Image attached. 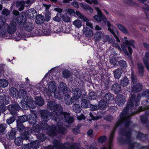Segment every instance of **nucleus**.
<instances>
[{"label":"nucleus","mask_w":149,"mask_h":149,"mask_svg":"<svg viewBox=\"0 0 149 149\" xmlns=\"http://www.w3.org/2000/svg\"><path fill=\"white\" fill-rule=\"evenodd\" d=\"M140 94L136 95L134 94H132L130 100L128 102L126 107L120 113L117 119L118 120L115 123V125L110 134L109 138V146L107 148H104L102 149H111L112 146V142L113 139L114 134L117 128L119 126L124 123V129L122 128L120 130V133L121 136L118 139L119 143L121 144H128V149H134L138 147L139 144L135 142H132L131 139L132 128L136 125L133 124L129 127V126L132 123L131 121V118L130 116L128 115V110L133 109L135 105L137 107L139 104L140 100L141 99Z\"/></svg>","instance_id":"obj_1"},{"label":"nucleus","mask_w":149,"mask_h":149,"mask_svg":"<svg viewBox=\"0 0 149 149\" xmlns=\"http://www.w3.org/2000/svg\"><path fill=\"white\" fill-rule=\"evenodd\" d=\"M70 113L65 112H54L53 114V119L55 121H62L70 124L74 121L72 117H70Z\"/></svg>","instance_id":"obj_2"},{"label":"nucleus","mask_w":149,"mask_h":149,"mask_svg":"<svg viewBox=\"0 0 149 149\" xmlns=\"http://www.w3.org/2000/svg\"><path fill=\"white\" fill-rule=\"evenodd\" d=\"M123 43L127 47H125L124 46H122L121 47L123 51L127 56L132 54V48L129 45L131 46L134 48H135V46L134 45L135 42L134 40H130L129 41L127 40H123Z\"/></svg>","instance_id":"obj_3"},{"label":"nucleus","mask_w":149,"mask_h":149,"mask_svg":"<svg viewBox=\"0 0 149 149\" xmlns=\"http://www.w3.org/2000/svg\"><path fill=\"white\" fill-rule=\"evenodd\" d=\"M47 108L48 109L53 111L52 113V116H52L54 112H61L63 110L61 106L59 104H56L54 101H50L48 102L47 104Z\"/></svg>","instance_id":"obj_4"},{"label":"nucleus","mask_w":149,"mask_h":149,"mask_svg":"<svg viewBox=\"0 0 149 149\" xmlns=\"http://www.w3.org/2000/svg\"><path fill=\"white\" fill-rule=\"evenodd\" d=\"M10 113L13 116H15L17 114V111H19L21 109L20 106L15 100L12 101V104L8 105L7 107Z\"/></svg>","instance_id":"obj_5"},{"label":"nucleus","mask_w":149,"mask_h":149,"mask_svg":"<svg viewBox=\"0 0 149 149\" xmlns=\"http://www.w3.org/2000/svg\"><path fill=\"white\" fill-rule=\"evenodd\" d=\"M95 8L97 12L98 15H95L93 17L94 19L99 22H100L102 20L104 23L106 24L107 21L106 17L102 14L98 8L96 7Z\"/></svg>","instance_id":"obj_6"},{"label":"nucleus","mask_w":149,"mask_h":149,"mask_svg":"<svg viewBox=\"0 0 149 149\" xmlns=\"http://www.w3.org/2000/svg\"><path fill=\"white\" fill-rule=\"evenodd\" d=\"M56 89V86L55 82L51 81L48 84V90L45 91L44 94L45 96H50L51 95V93L54 92Z\"/></svg>","instance_id":"obj_7"},{"label":"nucleus","mask_w":149,"mask_h":149,"mask_svg":"<svg viewBox=\"0 0 149 149\" xmlns=\"http://www.w3.org/2000/svg\"><path fill=\"white\" fill-rule=\"evenodd\" d=\"M26 13L22 12L16 18V20L17 23L20 26H22L26 22Z\"/></svg>","instance_id":"obj_8"},{"label":"nucleus","mask_w":149,"mask_h":149,"mask_svg":"<svg viewBox=\"0 0 149 149\" xmlns=\"http://www.w3.org/2000/svg\"><path fill=\"white\" fill-rule=\"evenodd\" d=\"M143 86L142 84L137 83L133 84L131 91L134 93H138L142 91Z\"/></svg>","instance_id":"obj_9"},{"label":"nucleus","mask_w":149,"mask_h":149,"mask_svg":"<svg viewBox=\"0 0 149 149\" xmlns=\"http://www.w3.org/2000/svg\"><path fill=\"white\" fill-rule=\"evenodd\" d=\"M47 130V134L49 136L53 137L57 135V131L56 126L55 125L50 126Z\"/></svg>","instance_id":"obj_10"},{"label":"nucleus","mask_w":149,"mask_h":149,"mask_svg":"<svg viewBox=\"0 0 149 149\" xmlns=\"http://www.w3.org/2000/svg\"><path fill=\"white\" fill-rule=\"evenodd\" d=\"M43 121H47L49 120V117L52 116V114L47 110H42L40 112Z\"/></svg>","instance_id":"obj_11"},{"label":"nucleus","mask_w":149,"mask_h":149,"mask_svg":"<svg viewBox=\"0 0 149 149\" xmlns=\"http://www.w3.org/2000/svg\"><path fill=\"white\" fill-rule=\"evenodd\" d=\"M57 123L56 127L58 129V132L61 134H64L66 130V129L63 125V122L56 121Z\"/></svg>","instance_id":"obj_12"},{"label":"nucleus","mask_w":149,"mask_h":149,"mask_svg":"<svg viewBox=\"0 0 149 149\" xmlns=\"http://www.w3.org/2000/svg\"><path fill=\"white\" fill-rule=\"evenodd\" d=\"M16 22H11L7 28V31L8 33L11 35L14 33L16 29Z\"/></svg>","instance_id":"obj_13"},{"label":"nucleus","mask_w":149,"mask_h":149,"mask_svg":"<svg viewBox=\"0 0 149 149\" xmlns=\"http://www.w3.org/2000/svg\"><path fill=\"white\" fill-rule=\"evenodd\" d=\"M87 96L85 94L82 95V98L81 100V104L83 108H88L89 105L90 106V101L88 100Z\"/></svg>","instance_id":"obj_14"},{"label":"nucleus","mask_w":149,"mask_h":149,"mask_svg":"<svg viewBox=\"0 0 149 149\" xmlns=\"http://www.w3.org/2000/svg\"><path fill=\"white\" fill-rule=\"evenodd\" d=\"M116 99V102L118 105H123L126 100L125 97L122 94L117 95Z\"/></svg>","instance_id":"obj_15"},{"label":"nucleus","mask_w":149,"mask_h":149,"mask_svg":"<svg viewBox=\"0 0 149 149\" xmlns=\"http://www.w3.org/2000/svg\"><path fill=\"white\" fill-rule=\"evenodd\" d=\"M16 133V130L15 129L12 128L7 134L6 137L9 140L13 139L15 137Z\"/></svg>","instance_id":"obj_16"},{"label":"nucleus","mask_w":149,"mask_h":149,"mask_svg":"<svg viewBox=\"0 0 149 149\" xmlns=\"http://www.w3.org/2000/svg\"><path fill=\"white\" fill-rule=\"evenodd\" d=\"M111 89L115 94H117L121 91V87L120 84L116 83L112 85Z\"/></svg>","instance_id":"obj_17"},{"label":"nucleus","mask_w":149,"mask_h":149,"mask_svg":"<svg viewBox=\"0 0 149 149\" xmlns=\"http://www.w3.org/2000/svg\"><path fill=\"white\" fill-rule=\"evenodd\" d=\"M10 94L12 97L17 98L20 97L17 89L14 87H11L9 89Z\"/></svg>","instance_id":"obj_18"},{"label":"nucleus","mask_w":149,"mask_h":149,"mask_svg":"<svg viewBox=\"0 0 149 149\" xmlns=\"http://www.w3.org/2000/svg\"><path fill=\"white\" fill-rule=\"evenodd\" d=\"M72 91L73 92V95L72 96L75 100L80 97L81 95V91L79 88H74L72 89Z\"/></svg>","instance_id":"obj_19"},{"label":"nucleus","mask_w":149,"mask_h":149,"mask_svg":"<svg viewBox=\"0 0 149 149\" xmlns=\"http://www.w3.org/2000/svg\"><path fill=\"white\" fill-rule=\"evenodd\" d=\"M37 13L34 8L29 9L28 11L27 15L28 17L31 19H34L37 16Z\"/></svg>","instance_id":"obj_20"},{"label":"nucleus","mask_w":149,"mask_h":149,"mask_svg":"<svg viewBox=\"0 0 149 149\" xmlns=\"http://www.w3.org/2000/svg\"><path fill=\"white\" fill-rule=\"evenodd\" d=\"M104 33L101 31H97L94 35V38L95 42H99L102 38H104Z\"/></svg>","instance_id":"obj_21"},{"label":"nucleus","mask_w":149,"mask_h":149,"mask_svg":"<svg viewBox=\"0 0 149 149\" xmlns=\"http://www.w3.org/2000/svg\"><path fill=\"white\" fill-rule=\"evenodd\" d=\"M123 71L122 68H118L113 71L114 76L116 79H118L121 76Z\"/></svg>","instance_id":"obj_22"},{"label":"nucleus","mask_w":149,"mask_h":149,"mask_svg":"<svg viewBox=\"0 0 149 149\" xmlns=\"http://www.w3.org/2000/svg\"><path fill=\"white\" fill-rule=\"evenodd\" d=\"M30 129H31L29 127H26V129H25V130L21 133V137L23 139L26 140L29 139L30 135L29 132H30Z\"/></svg>","instance_id":"obj_23"},{"label":"nucleus","mask_w":149,"mask_h":149,"mask_svg":"<svg viewBox=\"0 0 149 149\" xmlns=\"http://www.w3.org/2000/svg\"><path fill=\"white\" fill-rule=\"evenodd\" d=\"M137 68L138 71L139 75L141 77H142L144 74V67L143 64L141 63H138L137 64Z\"/></svg>","instance_id":"obj_24"},{"label":"nucleus","mask_w":149,"mask_h":149,"mask_svg":"<svg viewBox=\"0 0 149 149\" xmlns=\"http://www.w3.org/2000/svg\"><path fill=\"white\" fill-rule=\"evenodd\" d=\"M25 3V1H17L16 4V7L18 8V10L19 11H22L24 9Z\"/></svg>","instance_id":"obj_25"},{"label":"nucleus","mask_w":149,"mask_h":149,"mask_svg":"<svg viewBox=\"0 0 149 149\" xmlns=\"http://www.w3.org/2000/svg\"><path fill=\"white\" fill-rule=\"evenodd\" d=\"M83 34L87 37H91L93 36V31L88 27H84L83 29Z\"/></svg>","instance_id":"obj_26"},{"label":"nucleus","mask_w":149,"mask_h":149,"mask_svg":"<svg viewBox=\"0 0 149 149\" xmlns=\"http://www.w3.org/2000/svg\"><path fill=\"white\" fill-rule=\"evenodd\" d=\"M65 104L67 105H69L72 104L73 102V100L75 98L72 96L70 98V95L69 94H66L65 95Z\"/></svg>","instance_id":"obj_27"},{"label":"nucleus","mask_w":149,"mask_h":149,"mask_svg":"<svg viewBox=\"0 0 149 149\" xmlns=\"http://www.w3.org/2000/svg\"><path fill=\"white\" fill-rule=\"evenodd\" d=\"M115 41V39L111 36L104 35L103 38V42H108L109 43L112 44L114 43Z\"/></svg>","instance_id":"obj_28"},{"label":"nucleus","mask_w":149,"mask_h":149,"mask_svg":"<svg viewBox=\"0 0 149 149\" xmlns=\"http://www.w3.org/2000/svg\"><path fill=\"white\" fill-rule=\"evenodd\" d=\"M35 18L36 22L38 24H42L45 20L44 16L41 14H38Z\"/></svg>","instance_id":"obj_29"},{"label":"nucleus","mask_w":149,"mask_h":149,"mask_svg":"<svg viewBox=\"0 0 149 149\" xmlns=\"http://www.w3.org/2000/svg\"><path fill=\"white\" fill-rule=\"evenodd\" d=\"M58 88L59 90L62 91L63 94L66 93L67 91V87L65 83L62 82L60 83L58 86Z\"/></svg>","instance_id":"obj_30"},{"label":"nucleus","mask_w":149,"mask_h":149,"mask_svg":"<svg viewBox=\"0 0 149 149\" xmlns=\"http://www.w3.org/2000/svg\"><path fill=\"white\" fill-rule=\"evenodd\" d=\"M29 98V99H27L26 100L28 104V107L32 109L35 108L36 107V103L34 102L33 100L31 98V96Z\"/></svg>","instance_id":"obj_31"},{"label":"nucleus","mask_w":149,"mask_h":149,"mask_svg":"<svg viewBox=\"0 0 149 149\" xmlns=\"http://www.w3.org/2000/svg\"><path fill=\"white\" fill-rule=\"evenodd\" d=\"M29 120V118L26 115L19 116L18 119L16 120V123H23L24 122Z\"/></svg>","instance_id":"obj_32"},{"label":"nucleus","mask_w":149,"mask_h":149,"mask_svg":"<svg viewBox=\"0 0 149 149\" xmlns=\"http://www.w3.org/2000/svg\"><path fill=\"white\" fill-rule=\"evenodd\" d=\"M9 100H7L5 95H0V103L1 104L7 105L9 104Z\"/></svg>","instance_id":"obj_33"},{"label":"nucleus","mask_w":149,"mask_h":149,"mask_svg":"<svg viewBox=\"0 0 149 149\" xmlns=\"http://www.w3.org/2000/svg\"><path fill=\"white\" fill-rule=\"evenodd\" d=\"M103 99L107 102L109 100H113L114 99V95L109 92H107L104 96Z\"/></svg>","instance_id":"obj_34"},{"label":"nucleus","mask_w":149,"mask_h":149,"mask_svg":"<svg viewBox=\"0 0 149 149\" xmlns=\"http://www.w3.org/2000/svg\"><path fill=\"white\" fill-rule=\"evenodd\" d=\"M33 29V25L32 23L30 22H27L26 23L24 26V29L27 31H31Z\"/></svg>","instance_id":"obj_35"},{"label":"nucleus","mask_w":149,"mask_h":149,"mask_svg":"<svg viewBox=\"0 0 149 149\" xmlns=\"http://www.w3.org/2000/svg\"><path fill=\"white\" fill-rule=\"evenodd\" d=\"M59 148L60 149H76L74 145H71L70 146L67 143H61Z\"/></svg>","instance_id":"obj_36"},{"label":"nucleus","mask_w":149,"mask_h":149,"mask_svg":"<svg viewBox=\"0 0 149 149\" xmlns=\"http://www.w3.org/2000/svg\"><path fill=\"white\" fill-rule=\"evenodd\" d=\"M142 104L143 106L144 107V108H143L142 106L139 107L138 110V111L139 112L143 111L144 109L148 107V106H149V103H148V100L143 101Z\"/></svg>","instance_id":"obj_37"},{"label":"nucleus","mask_w":149,"mask_h":149,"mask_svg":"<svg viewBox=\"0 0 149 149\" xmlns=\"http://www.w3.org/2000/svg\"><path fill=\"white\" fill-rule=\"evenodd\" d=\"M21 93V96H22V98L26 100L27 99L30 98V96L27 93L26 91L23 89H21L20 90Z\"/></svg>","instance_id":"obj_38"},{"label":"nucleus","mask_w":149,"mask_h":149,"mask_svg":"<svg viewBox=\"0 0 149 149\" xmlns=\"http://www.w3.org/2000/svg\"><path fill=\"white\" fill-rule=\"evenodd\" d=\"M73 111L77 113H80L81 110V108L80 106L78 104H74L73 106Z\"/></svg>","instance_id":"obj_39"},{"label":"nucleus","mask_w":149,"mask_h":149,"mask_svg":"<svg viewBox=\"0 0 149 149\" xmlns=\"http://www.w3.org/2000/svg\"><path fill=\"white\" fill-rule=\"evenodd\" d=\"M36 104H37L39 106H42L44 105V101L42 98L40 96L36 97H35Z\"/></svg>","instance_id":"obj_40"},{"label":"nucleus","mask_w":149,"mask_h":149,"mask_svg":"<svg viewBox=\"0 0 149 149\" xmlns=\"http://www.w3.org/2000/svg\"><path fill=\"white\" fill-rule=\"evenodd\" d=\"M23 140V139L22 137H17L15 139L14 142L16 145L20 146L22 144Z\"/></svg>","instance_id":"obj_41"},{"label":"nucleus","mask_w":149,"mask_h":149,"mask_svg":"<svg viewBox=\"0 0 149 149\" xmlns=\"http://www.w3.org/2000/svg\"><path fill=\"white\" fill-rule=\"evenodd\" d=\"M120 83L122 86L124 87L129 84L130 82L127 77L125 76L123 78L120 80Z\"/></svg>","instance_id":"obj_42"},{"label":"nucleus","mask_w":149,"mask_h":149,"mask_svg":"<svg viewBox=\"0 0 149 149\" xmlns=\"http://www.w3.org/2000/svg\"><path fill=\"white\" fill-rule=\"evenodd\" d=\"M116 25L119 29L122 32L127 34L128 33L127 29L124 26L119 24H117Z\"/></svg>","instance_id":"obj_43"},{"label":"nucleus","mask_w":149,"mask_h":149,"mask_svg":"<svg viewBox=\"0 0 149 149\" xmlns=\"http://www.w3.org/2000/svg\"><path fill=\"white\" fill-rule=\"evenodd\" d=\"M6 127V124L5 123L0 124V135H3L5 133Z\"/></svg>","instance_id":"obj_44"},{"label":"nucleus","mask_w":149,"mask_h":149,"mask_svg":"<svg viewBox=\"0 0 149 149\" xmlns=\"http://www.w3.org/2000/svg\"><path fill=\"white\" fill-rule=\"evenodd\" d=\"M17 128L19 131L23 132L26 129V127L24 126L23 123H17Z\"/></svg>","instance_id":"obj_45"},{"label":"nucleus","mask_w":149,"mask_h":149,"mask_svg":"<svg viewBox=\"0 0 149 149\" xmlns=\"http://www.w3.org/2000/svg\"><path fill=\"white\" fill-rule=\"evenodd\" d=\"M108 105L107 102L104 100H102L100 101L98 104V106L101 109H103Z\"/></svg>","instance_id":"obj_46"},{"label":"nucleus","mask_w":149,"mask_h":149,"mask_svg":"<svg viewBox=\"0 0 149 149\" xmlns=\"http://www.w3.org/2000/svg\"><path fill=\"white\" fill-rule=\"evenodd\" d=\"M8 81L6 79H0V86L1 87H6L8 85Z\"/></svg>","instance_id":"obj_47"},{"label":"nucleus","mask_w":149,"mask_h":149,"mask_svg":"<svg viewBox=\"0 0 149 149\" xmlns=\"http://www.w3.org/2000/svg\"><path fill=\"white\" fill-rule=\"evenodd\" d=\"M31 148H33L37 149L39 148L40 143L38 140H36L30 143Z\"/></svg>","instance_id":"obj_48"},{"label":"nucleus","mask_w":149,"mask_h":149,"mask_svg":"<svg viewBox=\"0 0 149 149\" xmlns=\"http://www.w3.org/2000/svg\"><path fill=\"white\" fill-rule=\"evenodd\" d=\"M47 122L43 121V120L42 122L40 124V127L42 130H47L49 127L50 126H49L47 123Z\"/></svg>","instance_id":"obj_49"},{"label":"nucleus","mask_w":149,"mask_h":149,"mask_svg":"<svg viewBox=\"0 0 149 149\" xmlns=\"http://www.w3.org/2000/svg\"><path fill=\"white\" fill-rule=\"evenodd\" d=\"M107 137L105 135H102L99 137L97 139L98 142L100 143H103L106 141Z\"/></svg>","instance_id":"obj_50"},{"label":"nucleus","mask_w":149,"mask_h":149,"mask_svg":"<svg viewBox=\"0 0 149 149\" xmlns=\"http://www.w3.org/2000/svg\"><path fill=\"white\" fill-rule=\"evenodd\" d=\"M62 16V18L65 22H71L70 17L68 15V14L65 13Z\"/></svg>","instance_id":"obj_51"},{"label":"nucleus","mask_w":149,"mask_h":149,"mask_svg":"<svg viewBox=\"0 0 149 149\" xmlns=\"http://www.w3.org/2000/svg\"><path fill=\"white\" fill-rule=\"evenodd\" d=\"M73 24L77 28H80L82 25V22L79 19H77L74 21Z\"/></svg>","instance_id":"obj_52"},{"label":"nucleus","mask_w":149,"mask_h":149,"mask_svg":"<svg viewBox=\"0 0 149 149\" xmlns=\"http://www.w3.org/2000/svg\"><path fill=\"white\" fill-rule=\"evenodd\" d=\"M141 121L142 123L145 124L148 122V116L146 115H142L140 116Z\"/></svg>","instance_id":"obj_53"},{"label":"nucleus","mask_w":149,"mask_h":149,"mask_svg":"<svg viewBox=\"0 0 149 149\" xmlns=\"http://www.w3.org/2000/svg\"><path fill=\"white\" fill-rule=\"evenodd\" d=\"M38 139L41 141H43L45 140V136L44 134L41 133L35 134Z\"/></svg>","instance_id":"obj_54"},{"label":"nucleus","mask_w":149,"mask_h":149,"mask_svg":"<svg viewBox=\"0 0 149 149\" xmlns=\"http://www.w3.org/2000/svg\"><path fill=\"white\" fill-rule=\"evenodd\" d=\"M97 95L95 92H91L89 93L88 98L90 100H94L96 99Z\"/></svg>","instance_id":"obj_55"},{"label":"nucleus","mask_w":149,"mask_h":149,"mask_svg":"<svg viewBox=\"0 0 149 149\" xmlns=\"http://www.w3.org/2000/svg\"><path fill=\"white\" fill-rule=\"evenodd\" d=\"M131 79L132 83H133V84L136 83L137 82L136 76L134 74L133 72L131 73Z\"/></svg>","instance_id":"obj_56"},{"label":"nucleus","mask_w":149,"mask_h":149,"mask_svg":"<svg viewBox=\"0 0 149 149\" xmlns=\"http://www.w3.org/2000/svg\"><path fill=\"white\" fill-rule=\"evenodd\" d=\"M137 137L143 141H144L147 139V137L144 136V134L141 133H139Z\"/></svg>","instance_id":"obj_57"},{"label":"nucleus","mask_w":149,"mask_h":149,"mask_svg":"<svg viewBox=\"0 0 149 149\" xmlns=\"http://www.w3.org/2000/svg\"><path fill=\"white\" fill-rule=\"evenodd\" d=\"M62 15V14L57 13L56 15L53 18V19L55 21L59 22L61 20Z\"/></svg>","instance_id":"obj_58"},{"label":"nucleus","mask_w":149,"mask_h":149,"mask_svg":"<svg viewBox=\"0 0 149 149\" xmlns=\"http://www.w3.org/2000/svg\"><path fill=\"white\" fill-rule=\"evenodd\" d=\"M53 143L55 147H54L53 148H51V149H59L61 144V143L59 142L56 139H55L53 141Z\"/></svg>","instance_id":"obj_59"},{"label":"nucleus","mask_w":149,"mask_h":149,"mask_svg":"<svg viewBox=\"0 0 149 149\" xmlns=\"http://www.w3.org/2000/svg\"><path fill=\"white\" fill-rule=\"evenodd\" d=\"M30 124H33L36 122V118L35 115H31L29 118Z\"/></svg>","instance_id":"obj_60"},{"label":"nucleus","mask_w":149,"mask_h":149,"mask_svg":"<svg viewBox=\"0 0 149 149\" xmlns=\"http://www.w3.org/2000/svg\"><path fill=\"white\" fill-rule=\"evenodd\" d=\"M62 73L63 77L66 78H69L71 76L70 72L67 70H64L63 72Z\"/></svg>","instance_id":"obj_61"},{"label":"nucleus","mask_w":149,"mask_h":149,"mask_svg":"<svg viewBox=\"0 0 149 149\" xmlns=\"http://www.w3.org/2000/svg\"><path fill=\"white\" fill-rule=\"evenodd\" d=\"M118 64L122 69L125 68L127 67V63L126 62L123 60H120L118 62Z\"/></svg>","instance_id":"obj_62"},{"label":"nucleus","mask_w":149,"mask_h":149,"mask_svg":"<svg viewBox=\"0 0 149 149\" xmlns=\"http://www.w3.org/2000/svg\"><path fill=\"white\" fill-rule=\"evenodd\" d=\"M42 31L43 35L45 36L49 35L51 33V31L49 29L44 28L42 29Z\"/></svg>","instance_id":"obj_63"},{"label":"nucleus","mask_w":149,"mask_h":149,"mask_svg":"<svg viewBox=\"0 0 149 149\" xmlns=\"http://www.w3.org/2000/svg\"><path fill=\"white\" fill-rule=\"evenodd\" d=\"M5 104H1L0 105V112L4 113L7 110V107Z\"/></svg>","instance_id":"obj_64"}]
</instances>
